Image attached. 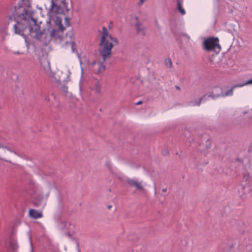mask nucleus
Masks as SVG:
<instances>
[{
    "instance_id": "1",
    "label": "nucleus",
    "mask_w": 252,
    "mask_h": 252,
    "mask_svg": "<svg viewBox=\"0 0 252 252\" xmlns=\"http://www.w3.org/2000/svg\"><path fill=\"white\" fill-rule=\"evenodd\" d=\"M31 6L28 2L25 3L23 1H19L8 11V17L10 21L13 20L15 23L13 25L15 33L20 34L24 30L29 28L30 33L33 32L32 28L30 26L31 21L34 22L31 14Z\"/></svg>"
},
{
    "instance_id": "2",
    "label": "nucleus",
    "mask_w": 252,
    "mask_h": 252,
    "mask_svg": "<svg viewBox=\"0 0 252 252\" xmlns=\"http://www.w3.org/2000/svg\"><path fill=\"white\" fill-rule=\"evenodd\" d=\"M117 44L116 38L113 37L109 34L107 29L103 27L101 32V38L100 41V55L102 57V61L94 62L93 64L96 65L98 67L97 72L100 73L103 72L105 69V66L103 63L106 59L110 57L111 50L114 46Z\"/></svg>"
},
{
    "instance_id": "3",
    "label": "nucleus",
    "mask_w": 252,
    "mask_h": 252,
    "mask_svg": "<svg viewBox=\"0 0 252 252\" xmlns=\"http://www.w3.org/2000/svg\"><path fill=\"white\" fill-rule=\"evenodd\" d=\"M204 50L207 52H215L219 53L221 50L218 37H211L206 38L203 42Z\"/></svg>"
},
{
    "instance_id": "4",
    "label": "nucleus",
    "mask_w": 252,
    "mask_h": 252,
    "mask_svg": "<svg viewBox=\"0 0 252 252\" xmlns=\"http://www.w3.org/2000/svg\"><path fill=\"white\" fill-rule=\"evenodd\" d=\"M40 69L50 78L53 79L55 77V74L51 70L50 63L47 58L42 57L40 59Z\"/></svg>"
},
{
    "instance_id": "5",
    "label": "nucleus",
    "mask_w": 252,
    "mask_h": 252,
    "mask_svg": "<svg viewBox=\"0 0 252 252\" xmlns=\"http://www.w3.org/2000/svg\"><path fill=\"white\" fill-rule=\"evenodd\" d=\"M64 26L62 23V20L60 18H57L56 21V25L58 27L59 29H53L50 32V35L52 37L57 38L60 36V32H62L65 29L66 27L69 25V19L65 17L64 20Z\"/></svg>"
},
{
    "instance_id": "6",
    "label": "nucleus",
    "mask_w": 252,
    "mask_h": 252,
    "mask_svg": "<svg viewBox=\"0 0 252 252\" xmlns=\"http://www.w3.org/2000/svg\"><path fill=\"white\" fill-rule=\"evenodd\" d=\"M57 0H51V6L52 10L58 13H63L65 11H68L67 4L64 1L62 2V4L59 5L55 1Z\"/></svg>"
},
{
    "instance_id": "7",
    "label": "nucleus",
    "mask_w": 252,
    "mask_h": 252,
    "mask_svg": "<svg viewBox=\"0 0 252 252\" xmlns=\"http://www.w3.org/2000/svg\"><path fill=\"white\" fill-rule=\"evenodd\" d=\"M70 72L69 70L67 68H64L61 71V74L59 79H57L55 77L53 79H55L56 81L67 83L70 80Z\"/></svg>"
},
{
    "instance_id": "8",
    "label": "nucleus",
    "mask_w": 252,
    "mask_h": 252,
    "mask_svg": "<svg viewBox=\"0 0 252 252\" xmlns=\"http://www.w3.org/2000/svg\"><path fill=\"white\" fill-rule=\"evenodd\" d=\"M127 184L131 187H135L137 189L143 190L144 189L141 182H139L136 179H128L127 180Z\"/></svg>"
},
{
    "instance_id": "9",
    "label": "nucleus",
    "mask_w": 252,
    "mask_h": 252,
    "mask_svg": "<svg viewBox=\"0 0 252 252\" xmlns=\"http://www.w3.org/2000/svg\"><path fill=\"white\" fill-rule=\"evenodd\" d=\"M90 89L95 94H100L101 93L100 86L97 79L93 80L92 84L90 86Z\"/></svg>"
},
{
    "instance_id": "10",
    "label": "nucleus",
    "mask_w": 252,
    "mask_h": 252,
    "mask_svg": "<svg viewBox=\"0 0 252 252\" xmlns=\"http://www.w3.org/2000/svg\"><path fill=\"white\" fill-rule=\"evenodd\" d=\"M252 84V79H250L248 81L246 82L245 83H244L243 84H240L238 85H234L231 89L228 91L226 94L225 95H231L233 94V90L237 87H242L244 86L245 85H246L247 84Z\"/></svg>"
},
{
    "instance_id": "11",
    "label": "nucleus",
    "mask_w": 252,
    "mask_h": 252,
    "mask_svg": "<svg viewBox=\"0 0 252 252\" xmlns=\"http://www.w3.org/2000/svg\"><path fill=\"white\" fill-rule=\"evenodd\" d=\"M137 34L142 36H144L145 34V28L139 22H137L135 26Z\"/></svg>"
},
{
    "instance_id": "12",
    "label": "nucleus",
    "mask_w": 252,
    "mask_h": 252,
    "mask_svg": "<svg viewBox=\"0 0 252 252\" xmlns=\"http://www.w3.org/2000/svg\"><path fill=\"white\" fill-rule=\"evenodd\" d=\"M29 214L31 218L35 219H39L42 217V214L41 212L34 209H30Z\"/></svg>"
},
{
    "instance_id": "13",
    "label": "nucleus",
    "mask_w": 252,
    "mask_h": 252,
    "mask_svg": "<svg viewBox=\"0 0 252 252\" xmlns=\"http://www.w3.org/2000/svg\"><path fill=\"white\" fill-rule=\"evenodd\" d=\"M177 9L182 15L186 14V11L182 6V3L180 0H177Z\"/></svg>"
},
{
    "instance_id": "14",
    "label": "nucleus",
    "mask_w": 252,
    "mask_h": 252,
    "mask_svg": "<svg viewBox=\"0 0 252 252\" xmlns=\"http://www.w3.org/2000/svg\"><path fill=\"white\" fill-rule=\"evenodd\" d=\"M217 91H218V92L219 93H220V94H221L222 90H221V89L220 88L218 87H216V88H214L212 92V94L214 95L212 97L213 98H214L215 97H218V96H220V94H215V93H216L217 92Z\"/></svg>"
},
{
    "instance_id": "15",
    "label": "nucleus",
    "mask_w": 252,
    "mask_h": 252,
    "mask_svg": "<svg viewBox=\"0 0 252 252\" xmlns=\"http://www.w3.org/2000/svg\"><path fill=\"white\" fill-rule=\"evenodd\" d=\"M244 180H245L246 182H248V184H251V177L249 175V174L247 173H244Z\"/></svg>"
},
{
    "instance_id": "16",
    "label": "nucleus",
    "mask_w": 252,
    "mask_h": 252,
    "mask_svg": "<svg viewBox=\"0 0 252 252\" xmlns=\"http://www.w3.org/2000/svg\"><path fill=\"white\" fill-rule=\"evenodd\" d=\"M165 63L166 65L168 67H171L172 65L171 60L170 59H166L165 60Z\"/></svg>"
},
{
    "instance_id": "17",
    "label": "nucleus",
    "mask_w": 252,
    "mask_h": 252,
    "mask_svg": "<svg viewBox=\"0 0 252 252\" xmlns=\"http://www.w3.org/2000/svg\"><path fill=\"white\" fill-rule=\"evenodd\" d=\"M69 45L70 46V47L71 48L72 51L73 52L75 51V44L73 41H70L68 43Z\"/></svg>"
},
{
    "instance_id": "18",
    "label": "nucleus",
    "mask_w": 252,
    "mask_h": 252,
    "mask_svg": "<svg viewBox=\"0 0 252 252\" xmlns=\"http://www.w3.org/2000/svg\"><path fill=\"white\" fill-rule=\"evenodd\" d=\"M20 1H23V2L25 3H27V1L28 2L29 5L31 6V0H20Z\"/></svg>"
},
{
    "instance_id": "19",
    "label": "nucleus",
    "mask_w": 252,
    "mask_h": 252,
    "mask_svg": "<svg viewBox=\"0 0 252 252\" xmlns=\"http://www.w3.org/2000/svg\"><path fill=\"white\" fill-rule=\"evenodd\" d=\"M142 102L141 101H139L135 103L136 105H139L142 104Z\"/></svg>"
},
{
    "instance_id": "20",
    "label": "nucleus",
    "mask_w": 252,
    "mask_h": 252,
    "mask_svg": "<svg viewBox=\"0 0 252 252\" xmlns=\"http://www.w3.org/2000/svg\"><path fill=\"white\" fill-rule=\"evenodd\" d=\"M201 99H202V98H201V99L199 100V101H198V102H197V103L196 104V105H200Z\"/></svg>"
},
{
    "instance_id": "21",
    "label": "nucleus",
    "mask_w": 252,
    "mask_h": 252,
    "mask_svg": "<svg viewBox=\"0 0 252 252\" xmlns=\"http://www.w3.org/2000/svg\"><path fill=\"white\" fill-rule=\"evenodd\" d=\"M166 191H167V189L166 188L162 189V192H165Z\"/></svg>"
},
{
    "instance_id": "22",
    "label": "nucleus",
    "mask_w": 252,
    "mask_h": 252,
    "mask_svg": "<svg viewBox=\"0 0 252 252\" xmlns=\"http://www.w3.org/2000/svg\"><path fill=\"white\" fill-rule=\"evenodd\" d=\"M108 208L110 209L111 208V205L108 206Z\"/></svg>"
},
{
    "instance_id": "23",
    "label": "nucleus",
    "mask_w": 252,
    "mask_h": 252,
    "mask_svg": "<svg viewBox=\"0 0 252 252\" xmlns=\"http://www.w3.org/2000/svg\"><path fill=\"white\" fill-rule=\"evenodd\" d=\"M64 89V91H66V90L67 89V88H65V87H64V89Z\"/></svg>"
},
{
    "instance_id": "24",
    "label": "nucleus",
    "mask_w": 252,
    "mask_h": 252,
    "mask_svg": "<svg viewBox=\"0 0 252 252\" xmlns=\"http://www.w3.org/2000/svg\"><path fill=\"white\" fill-rule=\"evenodd\" d=\"M246 113H247V112H246V111H244V112H243V114H246Z\"/></svg>"
},
{
    "instance_id": "25",
    "label": "nucleus",
    "mask_w": 252,
    "mask_h": 252,
    "mask_svg": "<svg viewBox=\"0 0 252 252\" xmlns=\"http://www.w3.org/2000/svg\"><path fill=\"white\" fill-rule=\"evenodd\" d=\"M135 19H136V20H137V17H135Z\"/></svg>"
},
{
    "instance_id": "26",
    "label": "nucleus",
    "mask_w": 252,
    "mask_h": 252,
    "mask_svg": "<svg viewBox=\"0 0 252 252\" xmlns=\"http://www.w3.org/2000/svg\"><path fill=\"white\" fill-rule=\"evenodd\" d=\"M37 38L39 39V37L37 36Z\"/></svg>"
}]
</instances>
